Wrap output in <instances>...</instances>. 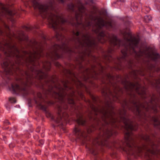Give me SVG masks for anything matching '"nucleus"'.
I'll list each match as a JSON object with an SVG mask.
<instances>
[{"instance_id":"obj_1","label":"nucleus","mask_w":160,"mask_h":160,"mask_svg":"<svg viewBox=\"0 0 160 160\" xmlns=\"http://www.w3.org/2000/svg\"><path fill=\"white\" fill-rule=\"evenodd\" d=\"M0 34L2 35L0 39V50L3 52L5 57L1 65L6 72L9 71L13 64L9 58H13L12 59H17L20 62L22 60H25L31 64L30 72L32 75V79L34 81L35 79L40 80L41 85L42 87H44L45 84H46L48 88L45 92L46 94L51 95L52 93H54L57 95L62 102L66 100L68 103L75 104L72 98L74 94L70 95L66 92V89L68 88L66 83L62 82L64 88L58 83H55L52 80H49L47 74L39 69L37 59L42 55V50L40 43L34 41L32 46V50L29 52L23 51V54H22L12 43L11 41L13 37L20 41L26 39L23 31H19L17 35L12 33L5 22L0 24Z\"/></svg>"},{"instance_id":"obj_2","label":"nucleus","mask_w":160,"mask_h":160,"mask_svg":"<svg viewBox=\"0 0 160 160\" xmlns=\"http://www.w3.org/2000/svg\"><path fill=\"white\" fill-rule=\"evenodd\" d=\"M123 35L125 43L123 41L118 39L116 36L111 35V46L113 45L117 48L121 46L123 48L121 50L122 56L117 60V67L118 69H121L122 62L127 61L128 67L130 69H132L133 65V61L132 60H128L127 59L129 54L132 55L135 58H139L145 56L149 59L156 61L160 58V55L157 53L150 51L148 48H146L143 51L138 47L139 41L138 38L132 37L130 32L127 31V29H125L121 31Z\"/></svg>"},{"instance_id":"obj_3","label":"nucleus","mask_w":160,"mask_h":160,"mask_svg":"<svg viewBox=\"0 0 160 160\" xmlns=\"http://www.w3.org/2000/svg\"><path fill=\"white\" fill-rule=\"evenodd\" d=\"M68 8L74 12L77 25L80 28L86 30L88 29H91L101 37L104 36V32L100 29L103 27H107V22L102 18L95 16V10L88 14L80 0H78L75 5L72 3L69 4L68 5Z\"/></svg>"},{"instance_id":"obj_4","label":"nucleus","mask_w":160,"mask_h":160,"mask_svg":"<svg viewBox=\"0 0 160 160\" xmlns=\"http://www.w3.org/2000/svg\"><path fill=\"white\" fill-rule=\"evenodd\" d=\"M66 0H52L48 4L45 5L40 3L38 0H22L25 4H31L35 8L38 9L41 16L47 19L51 27L55 31L56 38L59 41L64 39V36L59 32L63 30L61 24L66 22L67 20L56 11L53 5L55 1L63 3Z\"/></svg>"},{"instance_id":"obj_5","label":"nucleus","mask_w":160,"mask_h":160,"mask_svg":"<svg viewBox=\"0 0 160 160\" xmlns=\"http://www.w3.org/2000/svg\"><path fill=\"white\" fill-rule=\"evenodd\" d=\"M9 58L11 62L12 63V66L7 72H6L4 68H2L3 71L1 72L2 76L4 78L5 76L6 78L9 79L8 75L18 76L19 78H16V82L11 84L10 90L13 93L26 95L28 93L27 87L34 82L32 79L31 73L30 72L21 71L15 66L14 62L11 61L12 59Z\"/></svg>"},{"instance_id":"obj_6","label":"nucleus","mask_w":160,"mask_h":160,"mask_svg":"<svg viewBox=\"0 0 160 160\" xmlns=\"http://www.w3.org/2000/svg\"><path fill=\"white\" fill-rule=\"evenodd\" d=\"M10 5L8 3L5 4L0 2V24L5 22L2 18L6 17L9 18L13 23L17 16L19 14V11L17 10L9 8Z\"/></svg>"},{"instance_id":"obj_7","label":"nucleus","mask_w":160,"mask_h":160,"mask_svg":"<svg viewBox=\"0 0 160 160\" xmlns=\"http://www.w3.org/2000/svg\"><path fill=\"white\" fill-rule=\"evenodd\" d=\"M67 106L65 104H62L61 106L59 107L58 108V117L56 119H55L53 117H51L52 119L54 120L55 121L58 123L60 122L61 121L65 120L68 118V115L67 112Z\"/></svg>"},{"instance_id":"obj_8","label":"nucleus","mask_w":160,"mask_h":160,"mask_svg":"<svg viewBox=\"0 0 160 160\" xmlns=\"http://www.w3.org/2000/svg\"><path fill=\"white\" fill-rule=\"evenodd\" d=\"M68 48L65 43H63L62 45L55 44L53 46L50 52L48 55V57L52 59H56L59 58V56L58 52V51L60 49L65 50Z\"/></svg>"},{"instance_id":"obj_9","label":"nucleus","mask_w":160,"mask_h":160,"mask_svg":"<svg viewBox=\"0 0 160 160\" xmlns=\"http://www.w3.org/2000/svg\"><path fill=\"white\" fill-rule=\"evenodd\" d=\"M81 38H77V41L82 46L89 47H91L92 42L88 35L80 32Z\"/></svg>"},{"instance_id":"obj_10","label":"nucleus","mask_w":160,"mask_h":160,"mask_svg":"<svg viewBox=\"0 0 160 160\" xmlns=\"http://www.w3.org/2000/svg\"><path fill=\"white\" fill-rule=\"evenodd\" d=\"M37 98L35 99L36 103L37 104L40 109L45 111L46 109V107L42 104V102L44 100L42 95L41 93H38L37 94Z\"/></svg>"},{"instance_id":"obj_11","label":"nucleus","mask_w":160,"mask_h":160,"mask_svg":"<svg viewBox=\"0 0 160 160\" xmlns=\"http://www.w3.org/2000/svg\"><path fill=\"white\" fill-rule=\"evenodd\" d=\"M146 70L143 69H141L138 70H132L131 72L130 76L134 79H137L138 78V75H140L141 76H144L146 74Z\"/></svg>"},{"instance_id":"obj_12","label":"nucleus","mask_w":160,"mask_h":160,"mask_svg":"<svg viewBox=\"0 0 160 160\" xmlns=\"http://www.w3.org/2000/svg\"><path fill=\"white\" fill-rule=\"evenodd\" d=\"M148 70L150 72L156 71L157 72L160 71V68L156 67L155 65L152 63H149L148 66Z\"/></svg>"},{"instance_id":"obj_13","label":"nucleus","mask_w":160,"mask_h":160,"mask_svg":"<svg viewBox=\"0 0 160 160\" xmlns=\"http://www.w3.org/2000/svg\"><path fill=\"white\" fill-rule=\"evenodd\" d=\"M74 132L76 135L77 136L78 138H81L82 137H85L84 135V132L79 128H75L74 130Z\"/></svg>"},{"instance_id":"obj_14","label":"nucleus","mask_w":160,"mask_h":160,"mask_svg":"<svg viewBox=\"0 0 160 160\" xmlns=\"http://www.w3.org/2000/svg\"><path fill=\"white\" fill-rule=\"evenodd\" d=\"M77 123L80 125H84L85 123V120L83 118L82 114L77 116V118L76 120Z\"/></svg>"},{"instance_id":"obj_15","label":"nucleus","mask_w":160,"mask_h":160,"mask_svg":"<svg viewBox=\"0 0 160 160\" xmlns=\"http://www.w3.org/2000/svg\"><path fill=\"white\" fill-rule=\"evenodd\" d=\"M51 63L49 62H47L42 64V67L45 70L48 71L50 69Z\"/></svg>"},{"instance_id":"obj_16","label":"nucleus","mask_w":160,"mask_h":160,"mask_svg":"<svg viewBox=\"0 0 160 160\" xmlns=\"http://www.w3.org/2000/svg\"><path fill=\"white\" fill-rule=\"evenodd\" d=\"M144 20L146 22H148L152 20V17L150 16L146 15L144 17Z\"/></svg>"},{"instance_id":"obj_17","label":"nucleus","mask_w":160,"mask_h":160,"mask_svg":"<svg viewBox=\"0 0 160 160\" xmlns=\"http://www.w3.org/2000/svg\"><path fill=\"white\" fill-rule=\"evenodd\" d=\"M88 150L90 151L91 153L92 154L95 155L96 153L94 152L95 150H94L92 148H88Z\"/></svg>"},{"instance_id":"obj_18","label":"nucleus","mask_w":160,"mask_h":160,"mask_svg":"<svg viewBox=\"0 0 160 160\" xmlns=\"http://www.w3.org/2000/svg\"><path fill=\"white\" fill-rule=\"evenodd\" d=\"M10 102L12 103H15L16 102L15 99L14 98H10L9 99Z\"/></svg>"},{"instance_id":"obj_19","label":"nucleus","mask_w":160,"mask_h":160,"mask_svg":"<svg viewBox=\"0 0 160 160\" xmlns=\"http://www.w3.org/2000/svg\"><path fill=\"white\" fill-rule=\"evenodd\" d=\"M117 133V132L115 131H111V136L112 135H116Z\"/></svg>"},{"instance_id":"obj_20","label":"nucleus","mask_w":160,"mask_h":160,"mask_svg":"<svg viewBox=\"0 0 160 160\" xmlns=\"http://www.w3.org/2000/svg\"><path fill=\"white\" fill-rule=\"evenodd\" d=\"M80 33L78 32L77 31L76 32H73V34L75 35L77 37H78L80 34Z\"/></svg>"},{"instance_id":"obj_21","label":"nucleus","mask_w":160,"mask_h":160,"mask_svg":"<svg viewBox=\"0 0 160 160\" xmlns=\"http://www.w3.org/2000/svg\"><path fill=\"white\" fill-rule=\"evenodd\" d=\"M118 98V96L117 94L115 96L113 99L114 101H116Z\"/></svg>"},{"instance_id":"obj_22","label":"nucleus","mask_w":160,"mask_h":160,"mask_svg":"<svg viewBox=\"0 0 160 160\" xmlns=\"http://www.w3.org/2000/svg\"><path fill=\"white\" fill-rule=\"evenodd\" d=\"M39 142L41 145H42L44 143V142L42 140H40L39 141Z\"/></svg>"},{"instance_id":"obj_23","label":"nucleus","mask_w":160,"mask_h":160,"mask_svg":"<svg viewBox=\"0 0 160 160\" xmlns=\"http://www.w3.org/2000/svg\"><path fill=\"white\" fill-rule=\"evenodd\" d=\"M146 9L147 12H148L150 11V8L149 7H147L146 8Z\"/></svg>"},{"instance_id":"obj_24","label":"nucleus","mask_w":160,"mask_h":160,"mask_svg":"<svg viewBox=\"0 0 160 160\" xmlns=\"http://www.w3.org/2000/svg\"><path fill=\"white\" fill-rule=\"evenodd\" d=\"M4 123H5V124H6V125L7 124H9V122L8 121V120H7L6 121H5L4 122Z\"/></svg>"},{"instance_id":"obj_25","label":"nucleus","mask_w":160,"mask_h":160,"mask_svg":"<svg viewBox=\"0 0 160 160\" xmlns=\"http://www.w3.org/2000/svg\"><path fill=\"white\" fill-rule=\"evenodd\" d=\"M99 140H98V139H97L95 141V142H96L97 143H99Z\"/></svg>"},{"instance_id":"obj_26","label":"nucleus","mask_w":160,"mask_h":160,"mask_svg":"<svg viewBox=\"0 0 160 160\" xmlns=\"http://www.w3.org/2000/svg\"><path fill=\"white\" fill-rule=\"evenodd\" d=\"M106 114V112H103V114L105 116Z\"/></svg>"},{"instance_id":"obj_27","label":"nucleus","mask_w":160,"mask_h":160,"mask_svg":"<svg viewBox=\"0 0 160 160\" xmlns=\"http://www.w3.org/2000/svg\"><path fill=\"white\" fill-rule=\"evenodd\" d=\"M105 137L107 138H108V135H105Z\"/></svg>"},{"instance_id":"obj_28","label":"nucleus","mask_w":160,"mask_h":160,"mask_svg":"<svg viewBox=\"0 0 160 160\" xmlns=\"http://www.w3.org/2000/svg\"><path fill=\"white\" fill-rule=\"evenodd\" d=\"M121 2H124L125 1V0H120Z\"/></svg>"},{"instance_id":"obj_29","label":"nucleus","mask_w":160,"mask_h":160,"mask_svg":"<svg viewBox=\"0 0 160 160\" xmlns=\"http://www.w3.org/2000/svg\"><path fill=\"white\" fill-rule=\"evenodd\" d=\"M110 26H111V28L112 27V22H111V25H110Z\"/></svg>"},{"instance_id":"obj_30","label":"nucleus","mask_w":160,"mask_h":160,"mask_svg":"<svg viewBox=\"0 0 160 160\" xmlns=\"http://www.w3.org/2000/svg\"><path fill=\"white\" fill-rule=\"evenodd\" d=\"M110 94H111V96H112V93H111V92Z\"/></svg>"},{"instance_id":"obj_31","label":"nucleus","mask_w":160,"mask_h":160,"mask_svg":"<svg viewBox=\"0 0 160 160\" xmlns=\"http://www.w3.org/2000/svg\"><path fill=\"white\" fill-rule=\"evenodd\" d=\"M110 77H111V78H112V76H111V75Z\"/></svg>"},{"instance_id":"obj_32","label":"nucleus","mask_w":160,"mask_h":160,"mask_svg":"<svg viewBox=\"0 0 160 160\" xmlns=\"http://www.w3.org/2000/svg\"><path fill=\"white\" fill-rule=\"evenodd\" d=\"M110 60H111V59H110Z\"/></svg>"},{"instance_id":"obj_33","label":"nucleus","mask_w":160,"mask_h":160,"mask_svg":"<svg viewBox=\"0 0 160 160\" xmlns=\"http://www.w3.org/2000/svg\"><path fill=\"white\" fill-rule=\"evenodd\" d=\"M27 29H28V28H26Z\"/></svg>"},{"instance_id":"obj_34","label":"nucleus","mask_w":160,"mask_h":160,"mask_svg":"<svg viewBox=\"0 0 160 160\" xmlns=\"http://www.w3.org/2000/svg\"><path fill=\"white\" fill-rule=\"evenodd\" d=\"M104 138H106L105 137V136H104Z\"/></svg>"}]
</instances>
